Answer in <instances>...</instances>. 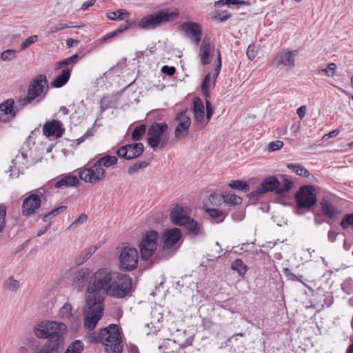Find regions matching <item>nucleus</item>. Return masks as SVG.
Returning <instances> with one entry per match:
<instances>
[{"instance_id": "09e8293b", "label": "nucleus", "mask_w": 353, "mask_h": 353, "mask_svg": "<svg viewBox=\"0 0 353 353\" xmlns=\"http://www.w3.org/2000/svg\"><path fill=\"white\" fill-rule=\"evenodd\" d=\"M38 41L37 35H32L23 41L20 45V50H24L32 44Z\"/></svg>"}, {"instance_id": "ddd939ff", "label": "nucleus", "mask_w": 353, "mask_h": 353, "mask_svg": "<svg viewBox=\"0 0 353 353\" xmlns=\"http://www.w3.org/2000/svg\"><path fill=\"white\" fill-rule=\"evenodd\" d=\"M42 197L43 193L39 190H37L35 192L30 194L28 197L25 198L21 206L23 215L30 216L34 214L41 205Z\"/></svg>"}, {"instance_id": "864d4df0", "label": "nucleus", "mask_w": 353, "mask_h": 353, "mask_svg": "<svg viewBox=\"0 0 353 353\" xmlns=\"http://www.w3.org/2000/svg\"><path fill=\"white\" fill-rule=\"evenodd\" d=\"M336 68V65L334 63H330L326 68L322 69L321 71L325 72L327 76L333 77L335 75Z\"/></svg>"}, {"instance_id": "9b49d317", "label": "nucleus", "mask_w": 353, "mask_h": 353, "mask_svg": "<svg viewBox=\"0 0 353 353\" xmlns=\"http://www.w3.org/2000/svg\"><path fill=\"white\" fill-rule=\"evenodd\" d=\"M181 237V231L179 228H174L172 229L166 230L162 236V240L163 242L162 251L161 252H158L156 254L154 261L156 259V258H158V260L165 258L164 252L173 248V246L175 245L179 241Z\"/></svg>"}, {"instance_id": "bf43d9fd", "label": "nucleus", "mask_w": 353, "mask_h": 353, "mask_svg": "<svg viewBox=\"0 0 353 353\" xmlns=\"http://www.w3.org/2000/svg\"><path fill=\"white\" fill-rule=\"evenodd\" d=\"M89 258L90 256H87L85 251L83 250L75 259V263L80 265L85 263Z\"/></svg>"}, {"instance_id": "a878e982", "label": "nucleus", "mask_w": 353, "mask_h": 353, "mask_svg": "<svg viewBox=\"0 0 353 353\" xmlns=\"http://www.w3.org/2000/svg\"><path fill=\"white\" fill-rule=\"evenodd\" d=\"M70 72L71 70L69 68L62 70L61 74L51 82V86L57 88L63 86L70 79Z\"/></svg>"}, {"instance_id": "20e7f679", "label": "nucleus", "mask_w": 353, "mask_h": 353, "mask_svg": "<svg viewBox=\"0 0 353 353\" xmlns=\"http://www.w3.org/2000/svg\"><path fill=\"white\" fill-rule=\"evenodd\" d=\"M94 341L102 343L108 353H121L123 351L122 339L117 324L112 323L101 328Z\"/></svg>"}, {"instance_id": "58836bf2", "label": "nucleus", "mask_w": 353, "mask_h": 353, "mask_svg": "<svg viewBox=\"0 0 353 353\" xmlns=\"http://www.w3.org/2000/svg\"><path fill=\"white\" fill-rule=\"evenodd\" d=\"M78 59H79V54H73L72 56H71V57H70L68 58L64 59L57 62V67H56L55 69L56 70L60 69V68H61L63 66H66V65H68L70 64H74V63L77 62Z\"/></svg>"}, {"instance_id": "e433bc0d", "label": "nucleus", "mask_w": 353, "mask_h": 353, "mask_svg": "<svg viewBox=\"0 0 353 353\" xmlns=\"http://www.w3.org/2000/svg\"><path fill=\"white\" fill-rule=\"evenodd\" d=\"M83 350V343L80 340H75L71 343L64 353H81Z\"/></svg>"}, {"instance_id": "c85d7f7f", "label": "nucleus", "mask_w": 353, "mask_h": 353, "mask_svg": "<svg viewBox=\"0 0 353 353\" xmlns=\"http://www.w3.org/2000/svg\"><path fill=\"white\" fill-rule=\"evenodd\" d=\"M117 161L118 159L115 156L105 155V157L98 159L94 163V167L103 168L101 166H104L105 168H108L111 165L117 164Z\"/></svg>"}, {"instance_id": "72a5a7b5", "label": "nucleus", "mask_w": 353, "mask_h": 353, "mask_svg": "<svg viewBox=\"0 0 353 353\" xmlns=\"http://www.w3.org/2000/svg\"><path fill=\"white\" fill-rule=\"evenodd\" d=\"M287 167L289 169H291L299 176L303 177H308L310 176V172L307 169H305L302 165L288 163L287 165Z\"/></svg>"}, {"instance_id": "7c9ffc66", "label": "nucleus", "mask_w": 353, "mask_h": 353, "mask_svg": "<svg viewBox=\"0 0 353 353\" xmlns=\"http://www.w3.org/2000/svg\"><path fill=\"white\" fill-rule=\"evenodd\" d=\"M231 269L236 271L239 275L243 277L248 270V267L241 259H237L232 263Z\"/></svg>"}, {"instance_id": "2f4dec72", "label": "nucleus", "mask_w": 353, "mask_h": 353, "mask_svg": "<svg viewBox=\"0 0 353 353\" xmlns=\"http://www.w3.org/2000/svg\"><path fill=\"white\" fill-rule=\"evenodd\" d=\"M72 306L69 303H65L59 310V315L60 318L63 320H69L70 319L72 314Z\"/></svg>"}, {"instance_id": "5701e85b", "label": "nucleus", "mask_w": 353, "mask_h": 353, "mask_svg": "<svg viewBox=\"0 0 353 353\" xmlns=\"http://www.w3.org/2000/svg\"><path fill=\"white\" fill-rule=\"evenodd\" d=\"M170 218L174 225L182 226L189 221L190 217L184 214V209L183 208L176 205L171 210Z\"/></svg>"}, {"instance_id": "0e129e2a", "label": "nucleus", "mask_w": 353, "mask_h": 353, "mask_svg": "<svg viewBox=\"0 0 353 353\" xmlns=\"http://www.w3.org/2000/svg\"><path fill=\"white\" fill-rule=\"evenodd\" d=\"M246 54L249 59L253 60L256 54L254 46L250 45L248 47Z\"/></svg>"}, {"instance_id": "f03ea898", "label": "nucleus", "mask_w": 353, "mask_h": 353, "mask_svg": "<svg viewBox=\"0 0 353 353\" xmlns=\"http://www.w3.org/2000/svg\"><path fill=\"white\" fill-rule=\"evenodd\" d=\"M67 332V326L63 323L57 321H41L34 329V334L39 339H48L47 343H53L63 347V334Z\"/></svg>"}, {"instance_id": "774afa93", "label": "nucleus", "mask_w": 353, "mask_h": 353, "mask_svg": "<svg viewBox=\"0 0 353 353\" xmlns=\"http://www.w3.org/2000/svg\"><path fill=\"white\" fill-rule=\"evenodd\" d=\"M211 77L210 74H207L205 77L203 78L201 85V89L204 90L206 88H210V82Z\"/></svg>"}, {"instance_id": "1a4fd4ad", "label": "nucleus", "mask_w": 353, "mask_h": 353, "mask_svg": "<svg viewBox=\"0 0 353 353\" xmlns=\"http://www.w3.org/2000/svg\"><path fill=\"white\" fill-rule=\"evenodd\" d=\"M120 269L124 271H132L138 265L139 254L132 247L124 246L119 254Z\"/></svg>"}, {"instance_id": "f257e3e1", "label": "nucleus", "mask_w": 353, "mask_h": 353, "mask_svg": "<svg viewBox=\"0 0 353 353\" xmlns=\"http://www.w3.org/2000/svg\"><path fill=\"white\" fill-rule=\"evenodd\" d=\"M135 290L132 279L128 274L101 268L91 277L86 292H93L96 296L103 295V301L108 295L115 299H124Z\"/></svg>"}, {"instance_id": "2eb2a0df", "label": "nucleus", "mask_w": 353, "mask_h": 353, "mask_svg": "<svg viewBox=\"0 0 353 353\" xmlns=\"http://www.w3.org/2000/svg\"><path fill=\"white\" fill-rule=\"evenodd\" d=\"M187 110L181 111L175 116V120L179 122L174 130V137L177 139L185 137L188 134V130L191 124V119L186 114Z\"/></svg>"}, {"instance_id": "a18cd8bd", "label": "nucleus", "mask_w": 353, "mask_h": 353, "mask_svg": "<svg viewBox=\"0 0 353 353\" xmlns=\"http://www.w3.org/2000/svg\"><path fill=\"white\" fill-rule=\"evenodd\" d=\"M65 210H66V206H65V205L59 206V207L52 210L48 214H45L42 217V220L43 221H47L48 219L55 216L58 215L59 214L63 212Z\"/></svg>"}, {"instance_id": "ea45409f", "label": "nucleus", "mask_w": 353, "mask_h": 353, "mask_svg": "<svg viewBox=\"0 0 353 353\" xmlns=\"http://www.w3.org/2000/svg\"><path fill=\"white\" fill-rule=\"evenodd\" d=\"M146 129L145 124L136 127L132 132V139L133 141H139L142 136L146 132Z\"/></svg>"}, {"instance_id": "4d7b16f0", "label": "nucleus", "mask_w": 353, "mask_h": 353, "mask_svg": "<svg viewBox=\"0 0 353 353\" xmlns=\"http://www.w3.org/2000/svg\"><path fill=\"white\" fill-rule=\"evenodd\" d=\"M111 101L108 97H103L100 101L101 112H104L110 107Z\"/></svg>"}, {"instance_id": "6e6d98bb", "label": "nucleus", "mask_w": 353, "mask_h": 353, "mask_svg": "<svg viewBox=\"0 0 353 353\" xmlns=\"http://www.w3.org/2000/svg\"><path fill=\"white\" fill-rule=\"evenodd\" d=\"M221 68V57L220 52H218L217 64H216V66L215 68L214 73L213 77H212V79H213V82H212L213 87L215 85V81H216V79L217 77L219 76V74L220 73Z\"/></svg>"}, {"instance_id": "423d86ee", "label": "nucleus", "mask_w": 353, "mask_h": 353, "mask_svg": "<svg viewBox=\"0 0 353 353\" xmlns=\"http://www.w3.org/2000/svg\"><path fill=\"white\" fill-rule=\"evenodd\" d=\"M178 17V12L163 9L143 17L139 21L137 26L143 30H154L166 23L174 21Z\"/></svg>"}, {"instance_id": "c03bdc74", "label": "nucleus", "mask_w": 353, "mask_h": 353, "mask_svg": "<svg viewBox=\"0 0 353 353\" xmlns=\"http://www.w3.org/2000/svg\"><path fill=\"white\" fill-rule=\"evenodd\" d=\"M340 225L344 230L353 225V212L352 214H345L340 223Z\"/></svg>"}, {"instance_id": "3c124183", "label": "nucleus", "mask_w": 353, "mask_h": 353, "mask_svg": "<svg viewBox=\"0 0 353 353\" xmlns=\"http://www.w3.org/2000/svg\"><path fill=\"white\" fill-rule=\"evenodd\" d=\"M223 199V193L220 194L217 193H212L209 195V201L211 204L217 205L221 203Z\"/></svg>"}, {"instance_id": "338daca9", "label": "nucleus", "mask_w": 353, "mask_h": 353, "mask_svg": "<svg viewBox=\"0 0 353 353\" xmlns=\"http://www.w3.org/2000/svg\"><path fill=\"white\" fill-rule=\"evenodd\" d=\"M26 154L21 152L20 154L17 155L14 159H12V163L15 166L17 162L21 163V161H22V164H24L23 161L26 160Z\"/></svg>"}, {"instance_id": "4c0bfd02", "label": "nucleus", "mask_w": 353, "mask_h": 353, "mask_svg": "<svg viewBox=\"0 0 353 353\" xmlns=\"http://www.w3.org/2000/svg\"><path fill=\"white\" fill-rule=\"evenodd\" d=\"M209 216L214 219L216 223L221 222L225 219L223 212L218 209L212 208L206 210Z\"/></svg>"}, {"instance_id": "7ed1b4c3", "label": "nucleus", "mask_w": 353, "mask_h": 353, "mask_svg": "<svg viewBox=\"0 0 353 353\" xmlns=\"http://www.w3.org/2000/svg\"><path fill=\"white\" fill-rule=\"evenodd\" d=\"M49 89L46 74H39L31 80L27 90V95L20 98L17 103L21 107L30 103H39L46 97Z\"/></svg>"}, {"instance_id": "a211bd4d", "label": "nucleus", "mask_w": 353, "mask_h": 353, "mask_svg": "<svg viewBox=\"0 0 353 353\" xmlns=\"http://www.w3.org/2000/svg\"><path fill=\"white\" fill-rule=\"evenodd\" d=\"M18 110V106H14V100L12 98L0 103V122L8 123L10 121V117L14 119Z\"/></svg>"}, {"instance_id": "5fc2aeb1", "label": "nucleus", "mask_w": 353, "mask_h": 353, "mask_svg": "<svg viewBox=\"0 0 353 353\" xmlns=\"http://www.w3.org/2000/svg\"><path fill=\"white\" fill-rule=\"evenodd\" d=\"M283 145V142L279 140L272 141L268 143V152H274L281 149Z\"/></svg>"}, {"instance_id": "cd10ccee", "label": "nucleus", "mask_w": 353, "mask_h": 353, "mask_svg": "<svg viewBox=\"0 0 353 353\" xmlns=\"http://www.w3.org/2000/svg\"><path fill=\"white\" fill-rule=\"evenodd\" d=\"M283 179L281 181V185L277 189V194L285 196L288 193L290 192L294 185V182L285 177V175H281Z\"/></svg>"}, {"instance_id": "c756f323", "label": "nucleus", "mask_w": 353, "mask_h": 353, "mask_svg": "<svg viewBox=\"0 0 353 353\" xmlns=\"http://www.w3.org/2000/svg\"><path fill=\"white\" fill-rule=\"evenodd\" d=\"M211 50V45L210 43H206L204 39L201 43V62L203 65L210 63V52Z\"/></svg>"}, {"instance_id": "b1692460", "label": "nucleus", "mask_w": 353, "mask_h": 353, "mask_svg": "<svg viewBox=\"0 0 353 353\" xmlns=\"http://www.w3.org/2000/svg\"><path fill=\"white\" fill-rule=\"evenodd\" d=\"M280 185L281 181L276 176H270L265 178L262 183L259 185L262 192L264 193L273 191H276V193H277V189Z\"/></svg>"}, {"instance_id": "a19ab883", "label": "nucleus", "mask_w": 353, "mask_h": 353, "mask_svg": "<svg viewBox=\"0 0 353 353\" xmlns=\"http://www.w3.org/2000/svg\"><path fill=\"white\" fill-rule=\"evenodd\" d=\"M17 53L15 50L8 49L1 53L0 58L4 61H12L17 58Z\"/></svg>"}, {"instance_id": "4be33fe9", "label": "nucleus", "mask_w": 353, "mask_h": 353, "mask_svg": "<svg viewBox=\"0 0 353 353\" xmlns=\"http://www.w3.org/2000/svg\"><path fill=\"white\" fill-rule=\"evenodd\" d=\"M320 203L321 205V212L326 217L334 220L341 214V210L325 197L322 199Z\"/></svg>"}, {"instance_id": "13d9d810", "label": "nucleus", "mask_w": 353, "mask_h": 353, "mask_svg": "<svg viewBox=\"0 0 353 353\" xmlns=\"http://www.w3.org/2000/svg\"><path fill=\"white\" fill-rule=\"evenodd\" d=\"M70 27H72V26H68V24H65V23H58V24H56L54 26L51 27L48 33L54 34L59 30H63L65 28H68Z\"/></svg>"}, {"instance_id": "f3484780", "label": "nucleus", "mask_w": 353, "mask_h": 353, "mask_svg": "<svg viewBox=\"0 0 353 353\" xmlns=\"http://www.w3.org/2000/svg\"><path fill=\"white\" fill-rule=\"evenodd\" d=\"M179 30L183 32L187 37L192 39L196 45H198L201 40L202 29L198 23H183L179 26Z\"/></svg>"}, {"instance_id": "69168bd1", "label": "nucleus", "mask_w": 353, "mask_h": 353, "mask_svg": "<svg viewBox=\"0 0 353 353\" xmlns=\"http://www.w3.org/2000/svg\"><path fill=\"white\" fill-rule=\"evenodd\" d=\"M88 216L85 214H81L77 219H76L71 224L70 227H72L74 225H77L80 223H83L87 221Z\"/></svg>"}, {"instance_id": "de8ad7c7", "label": "nucleus", "mask_w": 353, "mask_h": 353, "mask_svg": "<svg viewBox=\"0 0 353 353\" xmlns=\"http://www.w3.org/2000/svg\"><path fill=\"white\" fill-rule=\"evenodd\" d=\"M265 194L263 192H262V190L261 187L259 185L257 186L256 190L252 191L250 192L248 196L249 198V200L251 203H255L256 201L259 200V197L263 194Z\"/></svg>"}, {"instance_id": "bb28decb", "label": "nucleus", "mask_w": 353, "mask_h": 353, "mask_svg": "<svg viewBox=\"0 0 353 353\" xmlns=\"http://www.w3.org/2000/svg\"><path fill=\"white\" fill-rule=\"evenodd\" d=\"M193 112L196 121L201 122L205 115V110L203 103L199 97L194 99Z\"/></svg>"}, {"instance_id": "680f3d73", "label": "nucleus", "mask_w": 353, "mask_h": 353, "mask_svg": "<svg viewBox=\"0 0 353 353\" xmlns=\"http://www.w3.org/2000/svg\"><path fill=\"white\" fill-rule=\"evenodd\" d=\"M161 72L170 77L173 76L176 72V68L174 66L163 65L161 68Z\"/></svg>"}, {"instance_id": "052dcab7", "label": "nucleus", "mask_w": 353, "mask_h": 353, "mask_svg": "<svg viewBox=\"0 0 353 353\" xmlns=\"http://www.w3.org/2000/svg\"><path fill=\"white\" fill-rule=\"evenodd\" d=\"M283 272L284 275L288 278L289 280L292 281H301V279L297 276L296 274H294L289 268H283Z\"/></svg>"}, {"instance_id": "aec40b11", "label": "nucleus", "mask_w": 353, "mask_h": 353, "mask_svg": "<svg viewBox=\"0 0 353 353\" xmlns=\"http://www.w3.org/2000/svg\"><path fill=\"white\" fill-rule=\"evenodd\" d=\"M50 182L54 183V188L57 189H60L63 187H77L79 183L78 178L72 174H67L63 176L57 177Z\"/></svg>"}, {"instance_id": "603ef678", "label": "nucleus", "mask_w": 353, "mask_h": 353, "mask_svg": "<svg viewBox=\"0 0 353 353\" xmlns=\"http://www.w3.org/2000/svg\"><path fill=\"white\" fill-rule=\"evenodd\" d=\"M6 209L3 205H0V233L6 227Z\"/></svg>"}, {"instance_id": "f704fd0d", "label": "nucleus", "mask_w": 353, "mask_h": 353, "mask_svg": "<svg viewBox=\"0 0 353 353\" xmlns=\"http://www.w3.org/2000/svg\"><path fill=\"white\" fill-rule=\"evenodd\" d=\"M62 349L61 346L53 343H46L39 349L38 353H61Z\"/></svg>"}, {"instance_id": "6ab92c4d", "label": "nucleus", "mask_w": 353, "mask_h": 353, "mask_svg": "<svg viewBox=\"0 0 353 353\" xmlns=\"http://www.w3.org/2000/svg\"><path fill=\"white\" fill-rule=\"evenodd\" d=\"M295 59L293 56V51L282 50L279 52L274 60L272 64L280 69L284 67H288L289 69H292L295 66Z\"/></svg>"}, {"instance_id": "dca6fc26", "label": "nucleus", "mask_w": 353, "mask_h": 353, "mask_svg": "<svg viewBox=\"0 0 353 353\" xmlns=\"http://www.w3.org/2000/svg\"><path fill=\"white\" fill-rule=\"evenodd\" d=\"M90 270L88 268H82L74 272L72 277V286L79 291H82L83 288L90 281L92 275H90Z\"/></svg>"}, {"instance_id": "c9c22d12", "label": "nucleus", "mask_w": 353, "mask_h": 353, "mask_svg": "<svg viewBox=\"0 0 353 353\" xmlns=\"http://www.w3.org/2000/svg\"><path fill=\"white\" fill-rule=\"evenodd\" d=\"M228 185L230 188L233 189H236L239 190H243L246 192L250 190V185L247 181H240V180H234L231 181Z\"/></svg>"}, {"instance_id": "e2e57ef3", "label": "nucleus", "mask_w": 353, "mask_h": 353, "mask_svg": "<svg viewBox=\"0 0 353 353\" xmlns=\"http://www.w3.org/2000/svg\"><path fill=\"white\" fill-rule=\"evenodd\" d=\"M206 106V119L208 121L210 120L213 114V108L211 103L208 100H205Z\"/></svg>"}, {"instance_id": "4468645a", "label": "nucleus", "mask_w": 353, "mask_h": 353, "mask_svg": "<svg viewBox=\"0 0 353 353\" xmlns=\"http://www.w3.org/2000/svg\"><path fill=\"white\" fill-rule=\"evenodd\" d=\"M144 151V147L141 143H133L120 147L117 154L121 158L131 160L139 157Z\"/></svg>"}, {"instance_id": "49530a36", "label": "nucleus", "mask_w": 353, "mask_h": 353, "mask_svg": "<svg viewBox=\"0 0 353 353\" xmlns=\"http://www.w3.org/2000/svg\"><path fill=\"white\" fill-rule=\"evenodd\" d=\"M4 285L7 289L11 291H16L19 287V281L13 276L9 277Z\"/></svg>"}, {"instance_id": "f8f14e48", "label": "nucleus", "mask_w": 353, "mask_h": 353, "mask_svg": "<svg viewBox=\"0 0 353 353\" xmlns=\"http://www.w3.org/2000/svg\"><path fill=\"white\" fill-rule=\"evenodd\" d=\"M105 170L103 168L85 165L78 170V176L85 183H96L105 178Z\"/></svg>"}, {"instance_id": "0eeeda50", "label": "nucleus", "mask_w": 353, "mask_h": 353, "mask_svg": "<svg viewBox=\"0 0 353 353\" xmlns=\"http://www.w3.org/2000/svg\"><path fill=\"white\" fill-rule=\"evenodd\" d=\"M297 208L310 209L317 203L314 187L312 185L301 186L294 194Z\"/></svg>"}, {"instance_id": "79ce46f5", "label": "nucleus", "mask_w": 353, "mask_h": 353, "mask_svg": "<svg viewBox=\"0 0 353 353\" xmlns=\"http://www.w3.org/2000/svg\"><path fill=\"white\" fill-rule=\"evenodd\" d=\"M129 14V12L124 10H119L108 13L107 16L111 20H122L125 18L124 16L128 17Z\"/></svg>"}, {"instance_id": "473e14b6", "label": "nucleus", "mask_w": 353, "mask_h": 353, "mask_svg": "<svg viewBox=\"0 0 353 353\" xmlns=\"http://www.w3.org/2000/svg\"><path fill=\"white\" fill-rule=\"evenodd\" d=\"M223 201L228 205H236L241 203L242 198L236 194L225 192Z\"/></svg>"}, {"instance_id": "37998d69", "label": "nucleus", "mask_w": 353, "mask_h": 353, "mask_svg": "<svg viewBox=\"0 0 353 353\" xmlns=\"http://www.w3.org/2000/svg\"><path fill=\"white\" fill-rule=\"evenodd\" d=\"M148 165L149 163L145 161L135 163L129 167L128 172L129 174L132 175L139 172L140 170L145 168Z\"/></svg>"}, {"instance_id": "412c9836", "label": "nucleus", "mask_w": 353, "mask_h": 353, "mask_svg": "<svg viewBox=\"0 0 353 353\" xmlns=\"http://www.w3.org/2000/svg\"><path fill=\"white\" fill-rule=\"evenodd\" d=\"M61 126L62 123L59 121L53 120L46 122L43 128V134L48 137L51 136L61 137L63 133Z\"/></svg>"}, {"instance_id": "39448f33", "label": "nucleus", "mask_w": 353, "mask_h": 353, "mask_svg": "<svg viewBox=\"0 0 353 353\" xmlns=\"http://www.w3.org/2000/svg\"><path fill=\"white\" fill-rule=\"evenodd\" d=\"M86 310L85 313V327L93 330L103 314V295L96 296L93 292H86Z\"/></svg>"}, {"instance_id": "8fccbe9b", "label": "nucleus", "mask_w": 353, "mask_h": 353, "mask_svg": "<svg viewBox=\"0 0 353 353\" xmlns=\"http://www.w3.org/2000/svg\"><path fill=\"white\" fill-rule=\"evenodd\" d=\"M236 4H247L246 1L242 0H219L214 3L215 6H224L228 5V6L231 5H236Z\"/></svg>"}, {"instance_id": "6e6552de", "label": "nucleus", "mask_w": 353, "mask_h": 353, "mask_svg": "<svg viewBox=\"0 0 353 353\" xmlns=\"http://www.w3.org/2000/svg\"><path fill=\"white\" fill-rule=\"evenodd\" d=\"M168 129V125L165 122H153L148 130L147 141L149 146L154 149L161 143V147H163L166 142L162 140V137Z\"/></svg>"}, {"instance_id": "9d476101", "label": "nucleus", "mask_w": 353, "mask_h": 353, "mask_svg": "<svg viewBox=\"0 0 353 353\" xmlns=\"http://www.w3.org/2000/svg\"><path fill=\"white\" fill-rule=\"evenodd\" d=\"M159 238V234L156 230H151L146 232L139 245L140 252L143 259L147 260L152 256L157 249Z\"/></svg>"}, {"instance_id": "393cba45", "label": "nucleus", "mask_w": 353, "mask_h": 353, "mask_svg": "<svg viewBox=\"0 0 353 353\" xmlns=\"http://www.w3.org/2000/svg\"><path fill=\"white\" fill-rule=\"evenodd\" d=\"M187 234L191 236H196L203 232L202 224L192 218L184 225Z\"/></svg>"}]
</instances>
